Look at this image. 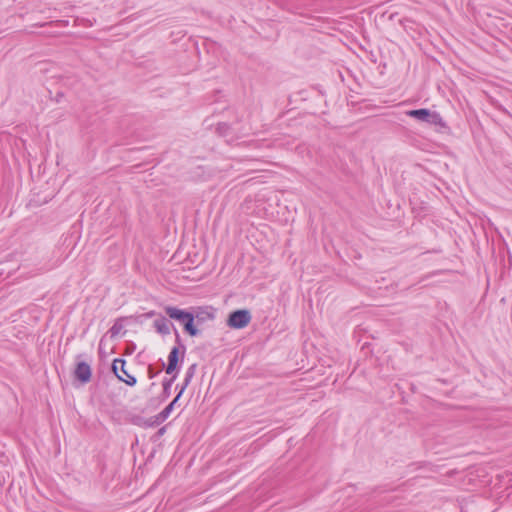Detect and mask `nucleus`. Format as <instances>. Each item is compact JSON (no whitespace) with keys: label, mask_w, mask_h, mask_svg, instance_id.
Segmentation results:
<instances>
[{"label":"nucleus","mask_w":512,"mask_h":512,"mask_svg":"<svg viewBox=\"0 0 512 512\" xmlns=\"http://www.w3.org/2000/svg\"><path fill=\"white\" fill-rule=\"evenodd\" d=\"M406 115L421 122H426L432 125H443L442 117L439 113L430 111L429 109H416L409 110Z\"/></svg>","instance_id":"nucleus-2"},{"label":"nucleus","mask_w":512,"mask_h":512,"mask_svg":"<svg viewBox=\"0 0 512 512\" xmlns=\"http://www.w3.org/2000/svg\"><path fill=\"white\" fill-rule=\"evenodd\" d=\"M122 328H123L122 324L117 321L110 328L109 332H110L111 336L114 337V336H117L121 332Z\"/></svg>","instance_id":"nucleus-9"},{"label":"nucleus","mask_w":512,"mask_h":512,"mask_svg":"<svg viewBox=\"0 0 512 512\" xmlns=\"http://www.w3.org/2000/svg\"><path fill=\"white\" fill-rule=\"evenodd\" d=\"M164 310L171 319L182 324L188 334L191 336H196L198 334V330L194 326V315L192 313L173 306H166Z\"/></svg>","instance_id":"nucleus-1"},{"label":"nucleus","mask_w":512,"mask_h":512,"mask_svg":"<svg viewBox=\"0 0 512 512\" xmlns=\"http://www.w3.org/2000/svg\"><path fill=\"white\" fill-rule=\"evenodd\" d=\"M251 318V313L248 310H236L229 315L227 325L230 328L242 329L250 323Z\"/></svg>","instance_id":"nucleus-3"},{"label":"nucleus","mask_w":512,"mask_h":512,"mask_svg":"<svg viewBox=\"0 0 512 512\" xmlns=\"http://www.w3.org/2000/svg\"><path fill=\"white\" fill-rule=\"evenodd\" d=\"M193 369H194V366H191L188 371L186 372V376H185V383H184V386L182 388H186V386L189 384L192 376H193Z\"/></svg>","instance_id":"nucleus-10"},{"label":"nucleus","mask_w":512,"mask_h":512,"mask_svg":"<svg viewBox=\"0 0 512 512\" xmlns=\"http://www.w3.org/2000/svg\"><path fill=\"white\" fill-rule=\"evenodd\" d=\"M183 391H184V388H181V390L179 391L178 395L174 398V400L160 412L159 417L161 418V420H165L166 418L169 417L174 405L179 400Z\"/></svg>","instance_id":"nucleus-8"},{"label":"nucleus","mask_w":512,"mask_h":512,"mask_svg":"<svg viewBox=\"0 0 512 512\" xmlns=\"http://www.w3.org/2000/svg\"><path fill=\"white\" fill-rule=\"evenodd\" d=\"M178 354V348L173 347L168 356V365L166 367L167 374H172L176 370L178 365Z\"/></svg>","instance_id":"nucleus-6"},{"label":"nucleus","mask_w":512,"mask_h":512,"mask_svg":"<svg viewBox=\"0 0 512 512\" xmlns=\"http://www.w3.org/2000/svg\"><path fill=\"white\" fill-rule=\"evenodd\" d=\"M125 365L126 362L124 359L117 358L113 361L112 370L120 381L129 386H134L136 384V378L128 373Z\"/></svg>","instance_id":"nucleus-4"},{"label":"nucleus","mask_w":512,"mask_h":512,"mask_svg":"<svg viewBox=\"0 0 512 512\" xmlns=\"http://www.w3.org/2000/svg\"><path fill=\"white\" fill-rule=\"evenodd\" d=\"M75 377L82 383H87L91 379L92 371L91 367L86 362H79L75 369Z\"/></svg>","instance_id":"nucleus-5"},{"label":"nucleus","mask_w":512,"mask_h":512,"mask_svg":"<svg viewBox=\"0 0 512 512\" xmlns=\"http://www.w3.org/2000/svg\"><path fill=\"white\" fill-rule=\"evenodd\" d=\"M156 331L162 335H168L171 332V323L165 318L161 317L154 321Z\"/></svg>","instance_id":"nucleus-7"}]
</instances>
